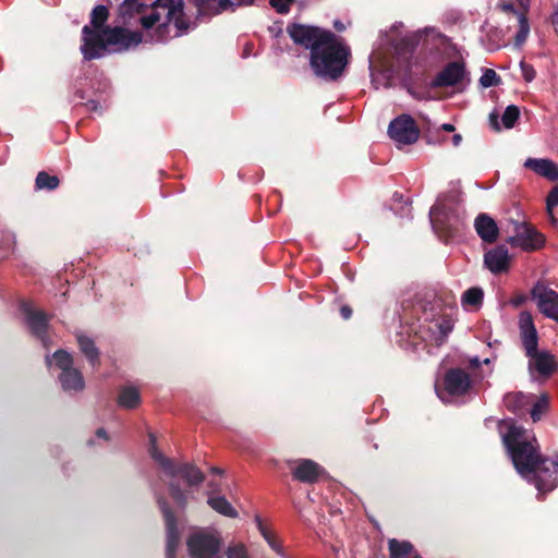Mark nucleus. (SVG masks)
I'll use <instances>...</instances> for the list:
<instances>
[{"label":"nucleus","mask_w":558,"mask_h":558,"mask_svg":"<svg viewBox=\"0 0 558 558\" xmlns=\"http://www.w3.org/2000/svg\"><path fill=\"white\" fill-rule=\"evenodd\" d=\"M255 0H193L201 14H218L240 5L253 4Z\"/></svg>","instance_id":"a211bd4d"},{"label":"nucleus","mask_w":558,"mask_h":558,"mask_svg":"<svg viewBox=\"0 0 558 558\" xmlns=\"http://www.w3.org/2000/svg\"><path fill=\"white\" fill-rule=\"evenodd\" d=\"M526 301V296L524 294H520V295H517L515 298H513L510 303L514 306V307H519L520 305H522L524 302Z\"/></svg>","instance_id":"c03bdc74"},{"label":"nucleus","mask_w":558,"mask_h":558,"mask_svg":"<svg viewBox=\"0 0 558 558\" xmlns=\"http://www.w3.org/2000/svg\"><path fill=\"white\" fill-rule=\"evenodd\" d=\"M401 27L402 25H395L390 32L385 35V45L390 46L398 54L411 50L414 46L413 37L408 35L400 36L399 29Z\"/></svg>","instance_id":"5701e85b"},{"label":"nucleus","mask_w":558,"mask_h":558,"mask_svg":"<svg viewBox=\"0 0 558 558\" xmlns=\"http://www.w3.org/2000/svg\"><path fill=\"white\" fill-rule=\"evenodd\" d=\"M438 398L445 403L452 402L454 397L464 396L471 389V379L468 373L461 368H452L447 372L444 379V389L436 386Z\"/></svg>","instance_id":"6e6552de"},{"label":"nucleus","mask_w":558,"mask_h":558,"mask_svg":"<svg viewBox=\"0 0 558 558\" xmlns=\"http://www.w3.org/2000/svg\"><path fill=\"white\" fill-rule=\"evenodd\" d=\"M474 228L477 235L485 243L496 242L499 229L496 221L487 214H480L474 220Z\"/></svg>","instance_id":"4be33fe9"},{"label":"nucleus","mask_w":558,"mask_h":558,"mask_svg":"<svg viewBox=\"0 0 558 558\" xmlns=\"http://www.w3.org/2000/svg\"><path fill=\"white\" fill-rule=\"evenodd\" d=\"M509 262V252L504 245H498L484 254V264L493 274L506 271Z\"/></svg>","instance_id":"aec40b11"},{"label":"nucleus","mask_w":558,"mask_h":558,"mask_svg":"<svg viewBox=\"0 0 558 558\" xmlns=\"http://www.w3.org/2000/svg\"><path fill=\"white\" fill-rule=\"evenodd\" d=\"M333 27L339 32H342L345 28L344 25L338 20L333 22Z\"/></svg>","instance_id":"864d4df0"},{"label":"nucleus","mask_w":558,"mask_h":558,"mask_svg":"<svg viewBox=\"0 0 558 558\" xmlns=\"http://www.w3.org/2000/svg\"><path fill=\"white\" fill-rule=\"evenodd\" d=\"M518 2L521 5V8L524 10L523 12H518L514 9L513 4H511V3H504L500 7H501L502 11L511 12L517 15L518 23H519V31L514 36V45L517 47H521L525 43V40L527 39L529 34H530V23L526 17V12L530 8V0H518Z\"/></svg>","instance_id":"f3484780"},{"label":"nucleus","mask_w":558,"mask_h":558,"mask_svg":"<svg viewBox=\"0 0 558 558\" xmlns=\"http://www.w3.org/2000/svg\"><path fill=\"white\" fill-rule=\"evenodd\" d=\"M20 308L31 332L41 341L44 347H48V315L37 310L31 302H22Z\"/></svg>","instance_id":"f8f14e48"},{"label":"nucleus","mask_w":558,"mask_h":558,"mask_svg":"<svg viewBox=\"0 0 558 558\" xmlns=\"http://www.w3.org/2000/svg\"><path fill=\"white\" fill-rule=\"evenodd\" d=\"M295 0H270V5L279 14H287Z\"/></svg>","instance_id":"a19ab883"},{"label":"nucleus","mask_w":558,"mask_h":558,"mask_svg":"<svg viewBox=\"0 0 558 558\" xmlns=\"http://www.w3.org/2000/svg\"><path fill=\"white\" fill-rule=\"evenodd\" d=\"M533 399V395L510 392L504 397V403L505 407L513 413H521L527 405L532 403Z\"/></svg>","instance_id":"a878e982"},{"label":"nucleus","mask_w":558,"mask_h":558,"mask_svg":"<svg viewBox=\"0 0 558 558\" xmlns=\"http://www.w3.org/2000/svg\"><path fill=\"white\" fill-rule=\"evenodd\" d=\"M257 526L264 539L278 556H280L281 558H290V556L284 551L281 542L269 530L265 527V525L258 518Z\"/></svg>","instance_id":"2f4dec72"},{"label":"nucleus","mask_w":558,"mask_h":558,"mask_svg":"<svg viewBox=\"0 0 558 558\" xmlns=\"http://www.w3.org/2000/svg\"><path fill=\"white\" fill-rule=\"evenodd\" d=\"M548 397L547 395H542L536 402H534L531 410V417L533 422H537L541 420L543 412L548 408Z\"/></svg>","instance_id":"58836bf2"},{"label":"nucleus","mask_w":558,"mask_h":558,"mask_svg":"<svg viewBox=\"0 0 558 558\" xmlns=\"http://www.w3.org/2000/svg\"><path fill=\"white\" fill-rule=\"evenodd\" d=\"M157 502L163 515L167 529L166 558H175V553L180 544V533L177 525V519L171 507L163 497L157 496Z\"/></svg>","instance_id":"ddd939ff"},{"label":"nucleus","mask_w":558,"mask_h":558,"mask_svg":"<svg viewBox=\"0 0 558 558\" xmlns=\"http://www.w3.org/2000/svg\"><path fill=\"white\" fill-rule=\"evenodd\" d=\"M76 340L81 352L88 360L92 367L95 368L99 364V350L95 341L84 333H77Z\"/></svg>","instance_id":"393cba45"},{"label":"nucleus","mask_w":558,"mask_h":558,"mask_svg":"<svg viewBox=\"0 0 558 558\" xmlns=\"http://www.w3.org/2000/svg\"><path fill=\"white\" fill-rule=\"evenodd\" d=\"M107 20V7H95L90 14V25H85L82 29L81 51L85 60L125 51L136 47L141 41L166 43L170 38L183 35L189 28L183 12V0H156L150 14L140 17L143 34L120 26H105Z\"/></svg>","instance_id":"f257e3e1"},{"label":"nucleus","mask_w":558,"mask_h":558,"mask_svg":"<svg viewBox=\"0 0 558 558\" xmlns=\"http://www.w3.org/2000/svg\"><path fill=\"white\" fill-rule=\"evenodd\" d=\"M530 359V371L536 372L538 375L548 377L556 368V362L553 354L547 351L535 350L533 354H526Z\"/></svg>","instance_id":"6ab92c4d"},{"label":"nucleus","mask_w":558,"mask_h":558,"mask_svg":"<svg viewBox=\"0 0 558 558\" xmlns=\"http://www.w3.org/2000/svg\"><path fill=\"white\" fill-rule=\"evenodd\" d=\"M141 403V395L136 387L132 385L123 386L119 390L118 404L123 409H135Z\"/></svg>","instance_id":"bb28decb"},{"label":"nucleus","mask_w":558,"mask_h":558,"mask_svg":"<svg viewBox=\"0 0 558 558\" xmlns=\"http://www.w3.org/2000/svg\"><path fill=\"white\" fill-rule=\"evenodd\" d=\"M225 555L227 558H251L247 547L239 542L230 543L225 550Z\"/></svg>","instance_id":"c9c22d12"},{"label":"nucleus","mask_w":558,"mask_h":558,"mask_svg":"<svg viewBox=\"0 0 558 558\" xmlns=\"http://www.w3.org/2000/svg\"><path fill=\"white\" fill-rule=\"evenodd\" d=\"M186 546L190 558H219L221 537L217 532L199 529L190 534Z\"/></svg>","instance_id":"0eeeda50"},{"label":"nucleus","mask_w":558,"mask_h":558,"mask_svg":"<svg viewBox=\"0 0 558 558\" xmlns=\"http://www.w3.org/2000/svg\"><path fill=\"white\" fill-rule=\"evenodd\" d=\"M287 32L295 44L311 50L310 63L318 77L336 81L342 75L350 48L333 33L302 24L290 25Z\"/></svg>","instance_id":"7ed1b4c3"},{"label":"nucleus","mask_w":558,"mask_h":558,"mask_svg":"<svg viewBox=\"0 0 558 558\" xmlns=\"http://www.w3.org/2000/svg\"><path fill=\"white\" fill-rule=\"evenodd\" d=\"M46 363L49 367L56 364L60 368L59 381L64 391L80 392L84 389L83 375L77 368L73 367V357L69 352L58 350L51 356H46Z\"/></svg>","instance_id":"423d86ee"},{"label":"nucleus","mask_w":558,"mask_h":558,"mask_svg":"<svg viewBox=\"0 0 558 558\" xmlns=\"http://www.w3.org/2000/svg\"><path fill=\"white\" fill-rule=\"evenodd\" d=\"M490 360L488 357L484 359L483 363L488 364Z\"/></svg>","instance_id":"13d9d810"},{"label":"nucleus","mask_w":558,"mask_h":558,"mask_svg":"<svg viewBox=\"0 0 558 558\" xmlns=\"http://www.w3.org/2000/svg\"><path fill=\"white\" fill-rule=\"evenodd\" d=\"M484 299V292L478 287H473L463 292L461 303L465 308L477 310L481 307Z\"/></svg>","instance_id":"7c9ffc66"},{"label":"nucleus","mask_w":558,"mask_h":558,"mask_svg":"<svg viewBox=\"0 0 558 558\" xmlns=\"http://www.w3.org/2000/svg\"><path fill=\"white\" fill-rule=\"evenodd\" d=\"M499 429L518 473L533 481L539 494L551 492L558 483V454L554 460L541 459L534 435L512 421L502 422Z\"/></svg>","instance_id":"f03ea898"},{"label":"nucleus","mask_w":558,"mask_h":558,"mask_svg":"<svg viewBox=\"0 0 558 558\" xmlns=\"http://www.w3.org/2000/svg\"><path fill=\"white\" fill-rule=\"evenodd\" d=\"M156 441L155 435L149 434V453L168 476L171 478L181 476L191 487L198 486L204 482L205 476L197 466L190 463L175 465L157 449Z\"/></svg>","instance_id":"39448f33"},{"label":"nucleus","mask_w":558,"mask_h":558,"mask_svg":"<svg viewBox=\"0 0 558 558\" xmlns=\"http://www.w3.org/2000/svg\"><path fill=\"white\" fill-rule=\"evenodd\" d=\"M466 75L464 63L449 62L430 82L434 88L452 87L462 83Z\"/></svg>","instance_id":"4468645a"},{"label":"nucleus","mask_w":558,"mask_h":558,"mask_svg":"<svg viewBox=\"0 0 558 558\" xmlns=\"http://www.w3.org/2000/svg\"><path fill=\"white\" fill-rule=\"evenodd\" d=\"M410 558H422L416 551Z\"/></svg>","instance_id":"6e6d98bb"},{"label":"nucleus","mask_w":558,"mask_h":558,"mask_svg":"<svg viewBox=\"0 0 558 558\" xmlns=\"http://www.w3.org/2000/svg\"><path fill=\"white\" fill-rule=\"evenodd\" d=\"M531 298L538 311L547 318L558 322V292L537 281L531 290Z\"/></svg>","instance_id":"9d476101"},{"label":"nucleus","mask_w":558,"mask_h":558,"mask_svg":"<svg viewBox=\"0 0 558 558\" xmlns=\"http://www.w3.org/2000/svg\"><path fill=\"white\" fill-rule=\"evenodd\" d=\"M60 181L56 175H50L45 171H41L36 177V189L52 191L58 187Z\"/></svg>","instance_id":"473e14b6"},{"label":"nucleus","mask_w":558,"mask_h":558,"mask_svg":"<svg viewBox=\"0 0 558 558\" xmlns=\"http://www.w3.org/2000/svg\"><path fill=\"white\" fill-rule=\"evenodd\" d=\"M145 4L141 0H121L119 17L124 24H130L135 14H140Z\"/></svg>","instance_id":"cd10ccee"},{"label":"nucleus","mask_w":558,"mask_h":558,"mask_svg":"<svg viewBox=\"0 0 558 558\" xmlns=\"http://www.w3.org/2000/svg\"><path fill=\"white\" fill-rule=\"evenodd\" d=\"M435 328L437 330V335L434 337V341L435 344L439 347L446 341V338L452 331L453 324L450 319H444L442 322L436 324Z\"/></svg>","instance_id":"f704fd0d"},{"label":"nucleus","mask_w":558,"mask_h":558,"mask_svg":"<svg viewBox=\"0 0 558 558\" xmlns=\"http://www.w3.org/2000/svg\"><path fill=\"white\" fill-rule=\"evenodd\" d=\"M520 337L526 354H533L537 350L538 336L533 317L529 312L519 315Z\"/></svg>","instance_id":"2eb2a0df"},{"label":"nucleus","mask_w":558,"mask_h":558,"mask_svg":"<svg viewBox=\"0 0 558 558\" xmlns=\"http://www.w3.org/2000/svg\"><path fill=\"white\" fill-rule=\"evenodd\" d=\"M211 472H213V473H216V474H221V470H220V469H218V468H213V469H211Z\"/></svg>","instance_id":"5fc2aeb1"},{"label":"nucleus","mask_w":558,"mask_h":558,"mask_svg":"<svg viewBox=\"0 0 558 558\" xmlns=\"http://www.w3.org/2000/svg\"><path fill=\"white\" fill-rule=\"evenodd\" d=\"M340 314L343 319H349L352 315V310L349 306L344 305L340 308Z\"/></svg>","instance_id":"a18cd8bd"},{"label":"nucleus","mask_w":558,"mask_h":558,"mask_svg":"<svg viewBox=\"0 0 558 558\" xmlns=\"http://www.w3.org/2000/svg\"><path fill=\"white\" fill-rule=\"evenodd\" d=\"M520 69L524 81L530 83L535 78L536 72L531 64H527L522 61L520 62Z\"/></svg>","instance_id":"37998d69"},{"label":"nucleus","mask_w":558,"mask_h":558,"mask_svg":"<svg viewBox=\"0 0 558 558\" xmlns=\"http://www.w3.org/2000/svg\"><path fill=\"white\" fill-rule=\"evenodd\" d=\"M481 363H482V361L477 356L470 360V364L472 367H478L481 365Z\"/></svg>","instance_id":"3c124183"},{"label":"nucleus","mask_w":558,"mask_h":558,"mask_svg":"<svg viewBox=\"0 0 558 558\" xmlns=\"http://www.w3.org/2000/svg\"><path fill=\"white\" fill-rule=\"evenodd\" d=\"M372 84L376 89L389 88L392 81V71L390 69H375L369 64Z\"/></svg>","instance_id":"c756f323"},{"label":"nucleus","mask_w":558,"mask_h":558,"mask_svg":"<svg viewBox=\"0 0 558 558\" xmlns=\"http://www.w3.org/2000/svg\"><path fill=\"white\" fill-rule=\"evenodd\" d=\"M499 81L497 73L492 69L485 70L480 78L481 85L485 88L497 85Z\"/></svg>","instance_id":"ea45409f"},{"label":"nucleus","mask_w":558,"mask_h":558,"mask_svg":"<svg viewBox=\"0 0 558 558\" xmlns=\"http://www.w3.org/2000/svg\"><path fill=\"white\" fill-rule=\"evenodd\" d=\"M550 22L555 29L558 31V5L555 8V11L550 16Z\"/></svg>","instance_id":"49530a36"},{"label":"nucleus","mask_w":558,"mask_h":558,"mask_svg":"<svg viewBox=\"0 0 558 558\" xmlns=\"http://www.w3.org/2000/svg\"><path fill=\"white\" fill-rule=\"evenodd\" d=\"M558 206V185L554 186L547 195L546 208L551 215L553 208Z\"/></svg>","instance_id":"79ce46f5"},{"label":"nucleus","mask_w":558,"mask_h":558,"mask_svg":"<svg viewBox=\"0 0 558 558\" xmlns=\"http://www.w3.org/2000/svg\"><path fill=\"white\" fill-rule=\"evenodd\" d=\"M211 487V492L208 493L207 504L218 513L228 517V518H236L238 511L234 507L223 497V496H215L213 493L217 490L216 486L209 484Z\"/></svg>","instance_id":"b1692460"},{"label":"nucleus","mask_w":558,"mask_h":558,"mask_svg":"<svg viewBox=\"0 0 558 558\" xmlns=\"http://www.w3.org/2000/svg\"><path fill=\"white\" fill-rule=\"evenodd\" d=\"M388 134L398 148L414 144L420 136V130L414 119L409 114L395 118L388 126Z\"/></svg>","instance_id":"1a4fd4ad"},{"label":"nucleus","mask_w":558,"mask_h":558,"mask_svg":"<svg viewBox=\"0 0 558 558\" xmlns=\"http://www.w3.org/2000/svg\"><path fill=\"white\" fill-rule=\"evenodd\" d=\"M429 219L434 231L446 241L458 236L464 227V215L458 207L447 206L439 199L430 208Z\"/></svg>","instance_id":"20e7f679"},{"label":"nucleus","mask_w":558,"mask_h":558,"mask_svg":"<svg viewBox=\"0 0 558 558\" xmlns=\"http://www.w3.org/2000/svg\"><path fill=\"white\" fill-rule=\"evenodd\" d=\"M390 558H410L414 553V546L408 541L391 538L388 541Z\"/></svg>","instance_id":"c85d7f7f"},{"label":"nucleus","mask_w":558,"mask_h":558,"mask_svg":"<svg viewBox=\"0 0 558 558\" xmlns=\"http://www.w3.org/2000/svg\"><path fill=\"white\" fill-rule=\"evenodd\" d=\"M444 131L446 132H453L454 131V126L450 123H444L441 124L440 126Z\"/></svg>","instance_id":"603ef678"},{"label":"nucleus","mask_w":558,"mask_h":558,"mask_svg":"<svg viewBox=\"0 0 558 558\" xmlns=\"http://www.w3.org/2000/svg\"><path fill=\"white\" fill-rule=\"evenodd\" d=\"M461 141H462V136L460 134H454L452 136V144L453 146H459L461 144Z\"/></svg>","instance_id":"8fccbe9b"},{"label":"nucleus","mask_w":558,"mask_h":558,"mask_svg":"<svg viewBox=\"0 0 558 558\" xmlns=\"http://www.w3.org/2000/svg\"><path fill=\"white\" fill-rule=\"evenodd\" d=\"M523 166L549 181L558 180V165L551 159L527 158Z\"/></svg>","instance_id":"412c9836"},{"label":"nucleus","mask_w":558,"mask_h":558,"mask_svg":"<svg viewBox=\"0 0 558 558\" xmlns=\"http://www.w3.org/2000/svg\"><path fill=\"white\" fill-rule=\"evenodd\" d=\"M96 435H97V437L102 438L105 440H108V438H109L106 429H104V428H99L97 430Z\"/></svg>","instance_id":"09e8293b"},{"label":"nucleus","mask_w":558,"mask_h":558,"mask_svg":"<svg viewBox=\"0 0 558 558\" xmlns=\"http://www.w3.org/2000/svg\"><path fill=\"white\" fill-rule=\"evenodd\" d=\"M89 106H90V108H92V109H96V104H95V101H90V102H89Z\"/></svg>","instance_id":"4d7b16f0"},{"label":"nucleus","mask_w":558,"mask_h":558,"mask_svg":"<svg viewBox=\"0 0 558 558\" xmlns=\"http://www.w3.org/2000/svg\"><path fill=\"white\" fill-rule=\"evenodd\" d=\"M520 117V110L517 106L514 105H510L508 106L502 116H501V121H502V124L506 129H511L514 126V123L517 122V120L519 119Z\"/></svg>","instance_id":"4c0bfd02"},{"label":"nucleus","mask_w":558,"mask_h":558,"mask_svg":"<svg viewBox=\"0 0 558 558\" xmlns=\"http://www.w3.org/2000/svg\"><path fill=\"white\" fill-rule=\"evenodd\" d=\"M489 120H490V124H492V126H493L495 130L499 131V130H500V128H499V125H498L497 116H496V114H494V113H490V116H489Z\"/></svg>","instance_id":"de8ad7c7"},{"label":"nucleus","mask_w":558,"mask_h":558,"mask_svg":"<svg viewBox=\"0 0 558 558\" xmlns=\"http://www.w3.org/2000/svg\"><path fill=\"white\" fill-rule=\"evenodd\" d=\"M15 246V236L10 231H3L0 235V258L8 257Z\"/></svg>","instance_id":"72a5a7b5"},{"label":"nucleus","mask_w":558,"mask_h":558,"mask_svg":"<svg viewBox=\"0 0 558 558\" xmlns=\"http://www.w3.org/2000/svg\"><path fill=\"white\" fill-rule=\"evenodd\" d=\"M169 490L172 499L178 505V507L181 509H185L189 500L187 493L182 490L181 487L173 481L169 483Z\"/></svg>","instance_id":"e433bc0d"},{"label":"nucleus","mask_w":558,"mask_h":558,"mask_svg":"<svg viewBox=\"0 0 558 558\" xmlns=\"http://www.w3.org/2000/svg\"><path fill=\"white\" fill-rule=\"evenodd\" d=\"M291 472L295 480L314 483L324 474V468L313 460L300 459L291 463Z\"/></svg>","instance_id":"dca6fc26"},{"label":"nucleus","mask_w":558,"mask_h":558,"mask_svg":"<svg viewBox=\"0 0 558 558\" xmlns=\"http://www.w3.org/2000/svg\"><path fill=\"white\" fill-rule=\"evenodd\" d=\"M514 235L508 239L512 246L524 251H534L544 245L545 239L535 228L526 222L513 221Z\"/></svg>","instance_id":"9b49d317"}]
</instances>
